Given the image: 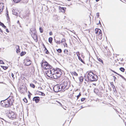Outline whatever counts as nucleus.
I'll use <instances>...</instances> for the list:
<instances>
[{"mask_svg":"<svg viewBox=\"0 0 126 126\" xmlns=\"http://www.w3.org/2000/svg\"><path fill=\"white\" fill-rule=\"evenodd\" d=\"M94 76L95 75L92 72H90L88 73L87 77L89 80L90 81H93L97 80V77L96 75L95 76L96 78Z\"/></svg>","mask_w":126,"mask_h":126,"instance_id":"obj_1","label":"nucleus"},{"mask_svg":"<svg viewBox=\"0 0 126 126\" xmlns=\"http://www.w3.org/2000/svg\"><path fill=\"white\" fill-rule=\"evenodd\" d=\"M7 116L9 118L11 119L12 120L15 119L16 117L15 114L12 111H11L8 113L7 114Z\"/></svg>","mask_w":126,"mask_h":126,"instance_id":"obj_2","label":"nucleus"},{"mask_svg":"<svg viewBox=\"0 0 126 126\" xmlns=\"http://www.w3.org/2000/svg\"><path fill=\"white\" fill-rule=\"evenodd\" d=\"M62 71L59 68H57L56 69L54 70V72L55 74H57V76L58 77H60L62 74Z\"/></svg>","mask_w":126,"mask_h":126,"instance_id":"obj_3","label":"nucleus"},{"mask_svg":"<svg viewBox=\"0 0 126 126\" xmlns=\"http://www.w3.org/2000/svg\"><path fill=\"white\" fill-rule=\"evenodd\" d=\"M4 105V107L7 108L10 107L12 104L8 100L6 99L5 100V103Z\"/></svg>","mask_w":126,"mask_h":126,"instance_id":"obj_4","label":"nucleus"},{"mask_svg":"<svg viewBox=\"0 0 126 126\" xmlns=\"http://www.w3.org/2000/svg\"><path fill=\"white\" fill-rule=\"evenodd\" d=\"M26 87L23 86H21L20 87V89L19 90V91L21 93H24L25 92H26Z\"/></svg>","mask_w":126,"mask_h":126,"instance_id":"obj_5","label":"nucleus"},{"mask_svg":"<svg viewBox=\"0 0 126 126\" xmlns=\"http://www.w3.org/2000/svg\"><path fill=\"white\" fill-rule=\"evenodd\" d=\"M54 91L56 92L60 91L59 85H57L55 86L53 88Z\"/></svg>","mask_w":126,"mask_h":126,"instance_id":"obj_6","label":"nucleus"},{"mask_svg":"<svg viewBox=\"0 0 126 126\" xmlns=\"http://www.w3.org/2000/svg\"><path fill=\"white\" fill-rule=\"evenodd\" d=\"M47 75L50 78H52L51 77L52 74V71L50 69H48L47 71L45 72Z\"/></svg>","mask_w":126,"mask_h":126,"instance_id":"obj_7","label":"nucleus"},{"mask_svg":"<svg viewBox=\"0 0 126 126\" xmlns=\"http://www.w3.org/2000/svg\"><path fill=\"white\" fill-rule=\"evenodd\" d=\"M95 33L98 35H102V32L101 30L98 28H96L95 30Z\"/></svg>","mask_w":126,"mask_h":126,"instance_id":"obj_8","label":"nucleus"},{"mask_svg":"<svg viewBox=\"0 0 126 126\" xmlns=\"http://www.w3.org/2000/svg\"><path fill=\"white\" fill-rule=\"evenodd\" d=\"M43 68L46 69H51L52 67L48 63H46L45 66H43Z\"/></svg>","mask_w":126,"mask_h":126,"instance_id":"obj_9","label":"nucleus"},{"mask_svg":"<svg viewBox=\"0 0 126 126\" xmlns=\"http://www.w3.org/2000/svg\"><path fill=\"white\" fill-rule=\"evenodd\" d=\"M31 35L35 41L37 42V35L35 34L34 32V34H32Z\"/></svg>","mask_w":126,"mask_h":126,"instance_id":"obj_10","label":"nucleus"},{"mask_svg":"<svg viewBox=\"0 0 126 126\" xmlns=\"http://www.w3.org/2000/svg\"><path fill=\"white\" fill-rule=\"evenodd\" d=\"M7 100H8L10 103L12 104L14 102V101L13 100V97L9 96L7 99Z\"/></svg>","mask_w":126,"mask_h":126,"instance_id":"obj_11","label":"nucleus"},{"mask_svg":"<svg viewBox=\"0 0 126 126\" xmlns=\"http://www.w3.org/2000/svg\"><path fill=\"white\" fill-rule=\"evenodd\" d=\"M40 100V98L38 97H35L33 98V100L35 101L36 103H38Z\"/></svg>","mask_w":126,"mask_h":126,"instance_id":"obj_12","label":"nucleus"},{"mask_svg":"<svg viewBox=\"0 0 126 126\" xmlns=\"http://www.w3.org/2000/svg\"><path fill=\"white\" fill-rule=\"evenodd\" d=\"M52 74V76H51L52 78H53L54 79H57V78H59V77H58L57 76V74Z\"/></svg>","mask_w":126,"mask_h":126,"instance_id":"obj_13","label":"nucleus"},{"mask_svg":"<svg viewBox=\"0 0 126 126\" xmlns=\"http://www.w3.org/2000/svg\"><path fill=\"white\" fill-rule=\"evenodd\" d=\"M15 48L16 49V52L17 53H18L20 52V49L18 46L16 45V46Z\"/></svg>","mask_w":126,"mask_h":126,"instance_id":"obj_14","label":"nucleus"},{"mask_svg":"<svg viewBox=\"0 0 126 126\" xmlns=\"http://www.w3.org/2000/svg\"><path fill=\"white\" fill-rule=\"evenodd\" d=\"M47 63V62L46 61H42V62L41 63V67H43V66H45Z\"/></svg>","mask_w":126,"mask_h":126,"instance_id":"obj_15","label":"nucleus"},{"mask_svg":"<svg viewBox=\"0 0 126 126\" xmlns=\"http://www.w3.org/2000/svg\"><path fill=\"white\" fill-rule=\"evenodd\" d=\"M60 88V91L63 90L65 88V86L63 85V84L59 85Z\"/></svg>","mask_w":126,"mask_h":126,"instance_id":"obj_16","label":"nucleus"},{"mask_svg":"<svg viewBox=\"0 0 126 126\" xmlns=\"http://www.w3.org/2000/svg\"><path fill=\"white\" fill-rule=\"evenodd\" d=\"M17 11L16 10L13 9L12 11V13L14 15H15L16 16H18V14L17 13Z\"/></svg>","mask_w":126,"mask_h":126,"instance_id":"obj_17","label":"nucleus"},{"mask_svg":"<svg viewBox=\"0 0 126 126\" xmlns=\"http://www.w3.org/2000/svg\"><path fill=\"white\" fill-rule=\"evenodd\" d=\"M5 100H4L3 101H1V106L3 107H4V105H5Z\"/></svg>","mask_w":126,"mask_h":126,"instance_id":"obj_18","label":"nucleus"},{"mask_svg":"<svg viewBox=\"0 0 126 126\" xmlns=\"http://www.w3.org/2000/svg\"><path fill=\"white\" fill-rule=\"evenodd\" d=\"M64 52L65 54L66 55V56H67V55L68 54L69 52L67 49H65L64 50Z\"/></svg>","mask_w":126,"mask_h":126,"instance_id":"obj_19","label":"nucleus"},{"mask_svg":"<svg viewBox=\"0 0 126 126\" xmlns=\"http://www.w3.org/2000/svg\"><path fill=\"white\" fill-rule=\"evenodd\" d=\"M25 63V65L26 66H28L30 65L31 63V62H26Z\"/></svg>","mask_w":126,"mask_h":126,"instance_id":"obj_20","label":"nucleus"},{"mask_svg":"<svg viewBox=\"0 0 126 126\" xmlns=\"http://www.w3.org/2000/svg\"><path fill=\"white\" fill-rule=\"evenodd\" d=\"M98 92V90L97 88H95L94 89V92L96 94Z\"/></svg>","mask_w":126,"mask_h":126,"instance_id":"obj_21","label":"nucleus"},{"mask_svg":"<svg viewBox=\"0 0 126 126\" xmlns=\"http://www.w3.org/2000/svg\"><path fill=\"white\" fill-rule=\"evenodd\" d=\"M72 74L73 75H74L75 76H78V74L75 72H71Z\"/></svg>","mask_w":126,"mask_h":126,"instance_id":"obj_22","label":"nucleus"},{"mask_svg":"<svg viewBox=\"0 0 126 126\" xmlns=\"http://www.w3.org/2000/svg\"><path fill=\"white\" fill-rule=\"evenodd\" d=\"M62 84L64 86H65V88H66L68 85V83L66 81H65Z\"/></svg>","mask_w":126,"mask_h":126,"instance_id":"obj_23","label":"nucleus"},{"mask_svg":"<svg viewBox=\"0 0 126 126\" xmlns=\"http://www.w3.org/2000/svg\"><path fill=\"white\" fill-rule=\"evenodd\" d=\"M53 40V38L51 37H50L49 38L48 41L50 43H52V41Z\"/></svg>","mask_w":126,"mask_h":126,"instance_id":"obj_24","label":"nucleus"},{"mask_svg":"<svg viewBox=\"0 0 126 126\" xmlns=\"http://www.w3.org/2000/svg\"><path fill=\"white\" fill-rule=\"evenodd\" d=\"M97 59L100 62H101L103 64V60L101 59L100 58H97Z\"/></svg>","mask_w":126,"mask_h":126,"instance_id":"obj_25","label":"nucleus"},{"mask_svg":"<svg viewBox=\"0 0 126 126\" xmlns=\"http://www.w3.org/2000/svg\"><path fill=\"white\" fill-rule=\"evenodd\" d=\"M0 8H4V6H3V3H0Z\"/></svg>","mask_w":126,"mask_h":126,"instance_id":"obj_26","label":"nucleus"},{"mask_svg":"<svg viewBox=\"0 0 126 126\" xmlns=\"http://www.w3.org/2000/svg\"><path fill=\"white\" fill-rule=\"evenodd\" d=\"M79 80L80 82H82L83 80V77H80L79 78Z\"/></svg>","mask_w":126,"mask_h":126,"instance_id":"obj_27","label":"nucleus"},{"mask_svg":"<svg viewBox=\"0 0 126 126\" xmlns=\"http://www.w3.org/2000/svg\"><path fill=\"white\" fill-rule=\"evenodd\" d=\"M26 54V52H21L20 54L21 56H22Z\"/></svg>","mask_w":126,"mask_h":126,"instance_id":"obj_28","label":"nucleus"},{"mask_svg":"<svg viewBox=\"0 0 126 126\" xmlns=\"http://www.w3.org/2000/svg\"><path fill=\"white\" fill-rule=\"evenodd\" d=\"M120 70L122 72H124L125 69L123 67H121L120 68Z\"/></svg>","mask_w":126,"mask_h":126,"instance_id":"obj_29","label":"nucleus"},{"mask_svg":"<svg viewBox=\"0 0 126 126\" xmlns=\"http://www.w3.org/2000/svg\"><path fill=\"white\" fill-rule=\"evenodd\" d=\"M0 126H3V122L1 120H0Z\"/></svg>","mask_w":126,"mask_h":126,"instance_id":"obj_30","label":"nucleus"},{"mask_svg":"<svg viewBox=\"0 0 126 126\" xmlns=\"http://www.w3.org/2000/svg\"><path fill=\"white\" fill-rule=\"evenodd\" d=\"M30 86L31 87H32L33 88H34L35 87V85L32 83L30 84Z\"/></svg>","mask_w":126,"mask_h":126,"instance_id":"obj_31","label":"nucleus"},{"mask_svg":"<svg viewBox=\"0 0 126 126\" xmlns=\"http://www.w3.org/2000/svg\"><path fill=\"white\" fill-rule=\"evenodd\" d=\"M39 30H40V33H42L43 32V29L41 27H40L39 28Z\"/></svg>","mask_w":126,"mask_h":126,"instance_id":"obj_32","label":"nucleus"},{"mask_svg":"<svg viewBox=\"0 0 126 126\" xmlns=\"http://www.w3.org/2000/svg\"><path fill=\"white\" fill-rule=\"evenodd\" d=\"M1 67L3 68L4 70H6L8 68V67L7 66H1Z\"/></svg>","mask_w":126,"mask_h":126,"instance_id":"obj_33","label":"nucleus"},{"mask_svg":"<svg viewBox=\"0 0 126 126\" xmlns=\"http://www.w3.org/2000/svg\"><path fill=\"white\" fill-rule=\"evenodd\" d=\"M57 51L59 53H60L62 52V50L61 49H59L57 50Z\"/></svg>","mask_w":126,"mask_h":126,"instance_id":"obj_34","label":"nucleus"},{"mask_svg":"<svg viewBox=\"0 0 126 126\" xmlns=\"http://www.w3.org/2000/svg\"><path fill=\"white\" fill-rule=\"evenodd\" d=\"M21 0H13L14 2L16 3H18Z\"/></svg>","mask_w":126,"mask_h":126,"instance_id":"obj_35","label":"nucleus"},{"mask_svg":"<svg viewBox=\"0 0 126 126\" xmlns=\"http://www.w3.org/2000/svg\"><path fill=\"white\" fill-rule=\"evenodd\" d=\"M78 58L79 59V60L80 61H81V62H82V63H84V62L82 60L81 58L80 57H78Z\"/></svg>","mask_w":126,"mask_h":126,"instance_id":"obj_36","label":"nucleus"},{"mask_svg":"<svg viewBox=\"0 0 126 126\" xmlns=\"http://www.w3.org/2000/svg\"><path fill=\"white\" fill-rule=\"evenodd\" d=\"M76 54H77V56L78 58L79 57H79H80L79 53V52H77L76 53Z\"/></svg>","mask_w":126,"mask_h":126,"instance_id":"obj_37","label":"nucleus"},{"mask_svg":"<svg viewBox=\"0 0 126 126\" xmlns=\"http://www.w3.org/2000/svg\"><path fill=\"white\" fill-rule=\"evenodd\" d=\"M66 40L64 38H63L61 40V43L63 42H65Z\"/></svg>","mask_w":126,"mask_h":126,"instance_id":"obj_38","label":"nucleus"},{"mask_svg":"<svg viewBox=\"0 0 126 126\" xmlns=\"http://www.w3.org/2000/svg\"><path fill=\"white\" fill-rule=\"evenodd\" d=\"M31 62L30 60L28 59H26L25 61V62Z\"/></svg>","mask_w":126,"mask_h":126,"instance_id":"obj_39","label":"nucleus"},{"mask_svg":"<svg viewBox=\"0 0 126 126\" xmlns=\"http://www.w3.org/2000/svg\"><path fill=\"white\" fill-rule=\"evenodd\" d=\"M118 75H119V76H120L122 78L124 79H125V78H124V77H123L122 75L120 74H119Z\"/></svg>","mask_w":126,"mask_h":126,"instance_id":"obj_40","label":"nucleus"},{"mask_svg":"<svg viewBox=\"0 0 126 126\" xmlns=\"http://www.w3.org/2000/svg\"><path fill=\"white\" fill-rule=\"evenodd\" d=\"M40 93L41 94V95L43 96H44L45 94L41 92H40Z\"/></svg>","mask_w":126,"mask_h":126,"instance_id":"obj_41","label":"nucleus"},{"mask_svg":"<svg viewBox=\"0 0 126 126\" xmlns=\"http://www.w3.org/2000/svg\"><path fill=\"white\" fill-rule=\"evenodd\" d=\"M23 101L25 103H27V100L26 98L24 99H23Z\"/></svg>","mask_w":126,"mask_h":126,"instance_id":"obj_42","label":"nucleus"},{"mask_svg":"<svg viewBox=\"0 0 126 126\" xmlns=\"http://www.w3.org/2000/svg\"><path fill=\"white\" fill-rule=\"evenodd\" d=\"M111 71L112 72H113L114 73H115V74L118 75L119 74L118 73H117L116 72H115V71H113V70H112L111 69Z\"/></svg>","mask_w":126,"mask_h":126,"instance_id":"obj_43","label":"nucleus"},{"mask_svg":"<svg viewBox=\"0 0 126 126\" xmlns=\"http://www.w3.org/2000/svg\"><path fill=\"white\" fill-rule=\"evenodd\" d=\"M0 63L2 64H4V63L2 60H0Z\"/></svg>","mask_w":126,"mask_h":126,"instance_id":"obj_44","label":"nucleus"},{"mask_svg":"<svg viewBox=\"0 0 126 126\" xmlns=\"http://www.w3.org/2000/svg\"><path fill=\"white\" fill-rule=\"evenodd\" d=\"M81 94H80V93L79 95H78L77 96V99H78L79 98V97L81 95Z\"/></svg>","mask_w":126,"mask_h":126,"instance_id":"obj_45","label":"nucleus"},{"mask_svg":"<svg viewBox=\"0 0 126 126\" xmlns=\"http://www.w3.org/2000/svg\"><path fill=\"white\" fill-rule=\"evenodd\" d=\"M4 25V24L3 23H2L0 21V26H2V27H3V25Z\"/></svg>","mask_w":126,"mask_h":126,"instance_id":"obj_46","label":"nucleus"},{"mask_svg":"<svg viewBox=\"0 0 126 126\" xmlns=\"http://www.w3.org/2000/svg\"><path fill=\"white\" fill-rule=\"evenodd\" d=\"M66 9V8L64 7H62L61 8V9L64 11H65V10Z\"/></svg>","mask_w":126,"mask_h":126,"instance_id":"obj_47","label":"nucleus"},{"mask_svg":"<svg viewBox=\"0 0 126 126\" xmlns=\"http://www.w3.org/2000/svg\"><path fill=\"white\" fill-rule=\"evenodd\" d=\"M85 98H82L81 99V101H84V100H85Z\"/></svg>","mask_w":126,"mask_h":126,"instance_id":"obj_48","label":"nucleus"},{"mask_svg":"<svg viewBox=\"0 0 126 126\" xmlns=\"http://www.w3.org/2000/svg\"><path fill=\"white\" fill-rule=\"evenodd\" d=\"M56 43L58 44H60V41H57L56 42Z\"/></svg>","mask_w":126,"mask_h":126,"instance_id":"obj_49","label":"nucleus"},{"mask_svg":"<svg viewBox=\"0 0 126 126\" xmlns=\"http://www.w3.org/2000/svg\"><path fill=\"white\" fill-rule=\"evenodd\" d=\"M96 15L97 17H98L99 16V13H97L96 14Z\"/></svg>","mask_w":126,"mask_h":126,"instance_id":"obj_50","label":"nucleus"},{"mask_svg":"<svg viewBox=\"0 0 126 126\" xmlns=\"http://www.w3.org/2000/svg\"><path fill=\"white\" fill-rule=\"evenodd\" d=\"M46 53L47 54H48V53H49V52H48V51L47 50H46Z\"/></svg>","mask_w":126,"mask_h":126,"instance_id":"obj_51","label":"nucleus"},{"mask_svg":"<svg viewBox=\"0 0 126 126\" xmlns=\"http://www.w3.org/2000/svg\"><path fill=\"white\" fill-rule=\"evenodd\" d=\"M3 10V9L2 8H0V12L2 11Z\"/></svg>","mask_w":126,"mask_h":126,"instance_id":"obj_52","label":"nucleus"},{"mask_svg":"<svg viewBox=\"0 0 126 126\" xmlns=\"http://www.w3.org/2000/svg\"><path fill=\"white\" fill-rule=\"evenodd\" d=\"M49 35H51L52 34V32H50L49 33Z\"/></svg>","mask_w":126,"mask_h":126,"instance_id":"obj_53","label":"nucleus"},{"mask_svg":"<svg viewBox=\"0 0 126 126\" xmlns=\"http://www.w3.org/2000/svg\"><path fill=\"white\" fill-rule=\"evenodd\" d=\"M113 77L114 78V81H115V80L116 79V78L114 76Z\"/></svg>","mask_w":126,"mask_h":126,"instance_id":"obj_54","label":"nucleus"},{"mask_svg":"<svg viewBox=\"0 0 126 126\" xmlns=\"http://www.w3.org/2000/svg\"><path fill=\"white\" fill-rule=\"evenodd\" d=\"M0 32H1L2 33H3L2 30L0 28Z\"/></svg>","mask_w":126,"mask_h":126,"instance_id":"obj_55","label":"nucleus"},{"mask_svg":"<svg viewBox=\"0 0 126 126\" xmlns=\"http://www.w3.org/2000/svg\"><path fill=\"white\" fill-rule=\"evenodd\" d=\"M3 27L4 28V29H6V26H5L4 25H3V27Z\"/></svg>","mask_w":126,"mask_h":126,"instance_id":"obj_56","label":"nucleus"},{"mask_svg":"<svg viewBox=\"0 0 126 126\" xmlns=\"http://www.w3.org/2000/svg\"><path fill=\"white\" fill-rule=\"evenodd\" d=\"M6 31L8 32H9V31L8 30V29H6Z\"/></svg>","mask_w":126,"mask_h":126,"instance_id":"obj_57","label":"nucleus"},{"mask_svg":"<svg viewBox=\"0 0 126 126\" xmlns=\"http://www.w3.org/2000/svg\"><path fill=\"white\" fill-rule=\"evenodd\" d=\"M11 75H12V77L13 78L14 76V74H13L12 73L11 74Z\"/></svg>","mask_w":126,"mask_h":126,"instance_id":"obj_58","label":"nucleus"},{"mask_svg":"<svg viewBox=\"0 0 126 126\" xmlns=\"http://www.w3.org/2000/svg\"><path fill=\"white\" fill-rule=\"evenodd\" d=\"M112 87L114 89V88H115V87L114 86L113 84L112 85Z\"/></svg>","mask_w":126,"mask_h":126,"instance_id":"obj_59","label":"nucleus"},{"mask_svg":"<svg viewBox=\"0 0 126 126\" xmlns=\"http://www.w3.org/2000/svg\"><path fill=\"white\" fill-rule=\"evenodd\" d=\"M38 88L39 89H40V90H41V89H42V88L41 87H39Z\"/></svg>","mask_w":126,"mask_h":126,"instance_id":"obj_60","label":"nucleus"},{"mask_svg":"<svg viewBox=\"0 0 126 126\" xmlns=\"http://www.w3.org/2000/svg\"><path fill=\"white\" fill-rule=\"evenodd\" d=\"M7 17H9V15H8V12H7Z\"/></svg>","mask_w":126,"mask_h":126,"instance_id":"obj_61","label":"nucleus"},{"mask_svg":"<svg viewBox=\"0 0 126 126\" xmlns=\"http://www.w3.org/2000/svg\"><path fill=\"white\" fill-rule=\"evenodd\" d=\"M58 103H59V104L61 106H62V104L60 103V102H58Z\"/></svg>","mask_w":126,"mask_h":126,"instance_id":"obj_62","label":"nucleus"},{"mask_svg":"<svg viewBox=\"0 0 126 126\" xmlns=\"http://www.w3.org/2000/svg\"><path fill=\"white\" fill-rule=\"evenodd\" d=\"M45 50H45H45H47V48H46V47H45Z\"/></svg>","mask_w":126,"mask_h":126,"instance_id":"obj_63","label":"nucleus"},{"mask_svg":"<svg viewBox=\"0 0 126 126\" xmlns=\"http://www.w3.org/2000/svg\"><path fill=\"white\" fill-rule=\"evenodd\" d=\"M93 84L94 85H95V86H96V84L95 83H93Z\"/></svg>","mask_w":126,"mask_h":126,"instance_id":"obj_64","label":"nucleus"}]
</instances>
